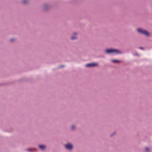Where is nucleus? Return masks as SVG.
Masks as SVG:
<instances>
[{
	"instance_id": "f8f14e48",
	"label": "nucleus",
	"mask_w": 152,
	"mask_h": 152,
	"mask_svg": "<svg viewBox=\"0 0 152 152\" xmlns=\"http://www.w3.org/2000/svg\"><path fill=\"white\" fill-rule=\"evenodd\" d=\"M14 40V39H10V41H13Z\"/></svg>"
},
{
	"instance_id": "20e7f679",
	"label": "nucleus",
	"mask_w": 152,
	"mask_h": 152,
	"mask_svg": "<svg viewBox=\"0 0 152 152\" xmlns=\"http://www.w3.org/2000/svg\"><path fill=\"white\" fill-rule=\"evenodd\" d=\"M65 146L66 148L69 150L71 149L73 147L72 145L69 143L65 145Z\"/></svg>"
},
{
	"instance_id": "ddd939ff",
	"label": "nucleus",
	"mask_w": 152,
	"mask_h": 152,
	"mask_svg": "<svg viewBox=\"0 0 152 152\" xmlns=\"http://www.w3.org/2000/svg\"><path fill=\"white\" fill-rule=\"evenodd\" d=\"M140 49H142V50H143V48H142V47H140Z\"/></svg>"
},
{
	"instance_id": "4468645a",
	"label": "nucleus",
	"mask_w": 152,
	"mask_h": 152,
	"mask_svg": "<svg viewBox=\"0 0 152 152\" xmlns=\"http://www.w3.org/2000/svg\"><path fill=\"white\" fill-rule=\"evenodd\" d=\"M63 66H60V67H63Z\"/></svg>"
},
{
	"instance_id": "9d476101",
	"label": "nucleus",
	"mask_w": 152,
	"mask_h": 152,
	"mask_svg": "<svg viewBox=\"0 0 152 152\" xmlns=\"http://www.w3.org/2000/svg\"><path fill=\"white\" fill-rule=\"evenodd\" d=\"M34 149H28V151H31V152H32V151H31V150H33Z\"/></svg>"
},
{
	"instance_id": "9b49d317",
	"label": "nucleus",
	"mask_w": 152,
	"mask_h": 152,
	"mask_svg": "<svg viewBox=\"0 0 152 152\" xmlns=\"http://www.w3.org/2000/svg\"><path fill=\"white\" fill-rule=\"evenodd\" d=\"M72 129H74V128H75V127L74 126H72Z\"/></svg>"
},
{
	"instance_id": "423d86ee",
	"label": "nucleus",
	"mask_w": 152,
	"mask_h": 152,
	"mask_svg": "<svg viewBox=\"0 0 152 152\" xmlns=\"http://www.w3.org/2000/svg\"><path fill=\"white\" fill-rule=\"evenodd\" d=\"M112 62L114 63H118V62H121L120 61L116 60H112Z\"/></svg>"
},
{
	"instance_id": "f257e3e1",
	"label": "nucleus",
	"mask_w": 152,
	"mask_h": 152,
	"mask_svg": "<svg viewBox=\"0 0 152 152\" xmlns=\"http://www.w3.org/2000/svg\"><path fill=\"white\" fill-rule=\"evenodd\" d=\"M106 52L107 53H114L115 54L120 53H121L119 50L115 49H109L106 50Z\"/></svg>"
},
{
	"instance_id": "1a4fd4ad",
	"label": "nucleus",
	"mask_w": 152,
	"mask_h": 152,
	"mask_svg": "<svg viewBox=\"0 0 152 152\" xmlns=\"http://www.w3.org/2000/svg\"><path fill=\"white\" fill-rule=\"evenodd\" d=\"M145 150L146 151H149V148L148 147H146L145 148Z\"/></svg>"
},
{
	"instance_id": "7ed1b4c3",
	"label": "nucleus",
	"mask_w": 152,
	"mask_h": 152,
	"mask_svg": "<svg viewBox=\"0 0 152 152\" xmlns=\"http://www.w3.org/2000/svg\"><path fill=\"white\" fill-rule=\"evenodd\" d=\"M98 64L96 63H92L86 64V66L88 67H93L94 66H97Z\"/></svg>"
},
{
	"instance_id": "f03ea898",
	"label": "nucleus",
	"mask_w": 152,
	"mask_h": 152,
	"mask_svg": "<svg viewBox=\"0 0 152 152\" xmlns=\"http://www.w3.org/2000/svg\"><path fill=\"white\" fill-rule=\"evenodd\" d=\"M137 31L139 33H141L143 34L148 36L149 35V34L146 31L143 30L141 28H138Z\"/></svg>"
},
{
	"instance_id": "6e6552de",
	"label": "nucleus",
	"mask_w": 152,
	"mask_h": 152,
	"mask_svg": "<svg viewBox=\"0 0 152 152\" xmlns=\"http://www.w3.org/2000/svg\"><path fill=\"white\" fill-rule=\"evenodd\" d=\"M27 0H23V2L24 4H26L27 2Z\"/></svg>"
},
{
	"instance_id": "39448f33",
	"label": "nucleus",
	"mask_w": 152,
	"mask_h": 152,
	"mask_svg": "<svg viewBox=\"0 0 152 152\" xmlns=\"http://www.w3.org/2000/svg\"><path fill=\"white\" fill-rule=\"evenodd\" d=\"M39 148L42 150H43L45 148V146L43 145H39Z\"/></svg>"
},
{
	"instance_id": "0eeeda50",
	"label": "nucleus",
	"mask_w": 152,
	"mask_h": 152,
	"mask_svg": "<svg viewBox=\"0 0 152 152\" xmlns=\"http://www.w3.org/2000/svg\"><path fill=\"white\" fill-rule=\"evenodd\" d=\"M77 37L75 36H74L73 37H71V39H76Z\"/></svg>"
}]
</instances>
